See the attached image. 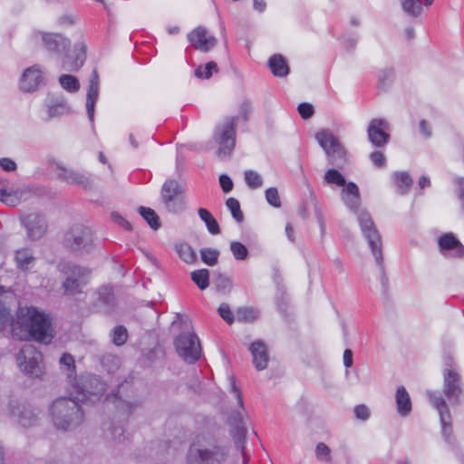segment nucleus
<instances>
[{"instance_id": "7c9ffc66", "label": "nucleus", "mask_w": 464, "mask_h": 464, "mask_svg": "<svg viewBox=\"0 0 464 464\" xmlns=\"http://www.w3.org/2000/svg\"><path fill=\"white\" fill-rule=\"evenodd\" d=\"M49 118L60 117L70 112V107L63 99H58L53 103L48 105Z\"/></svg>"}, {"instance_id": "052dcab7", "label": "nucleus", "mask_w": 464, "mask_h": 464, "mask_svg": "<svg viewBox=\"0 0 464 464\" xmlns=\"http://www.w3.org/2000/svg\"><path fill=\"white\" fill-rule=\"evenodd\" d=\"M0 167L5 171H14L16 169V163L10 158H1Z\"/></svg>"}, {"instance_id": "ddd939ff", "label": "nucleus", "mask_w": 464, "mask_h": 464, "mask_svg": "<svg viewBox=\"0 0 464 464\" xmlns=\"http://www.w3.org/2000/svg\"><path fill=\"white\" fill-rule=\"evenodd\" d=\"M183 192V188L177 180L165 181L161 188V199L169 212L179 213L184 209V198L179 197Z\"/></svg>"}, {"instance_id": "4c0bfd02", "label": "nucleus", "mask_w": 464, "mask_h": 464, "mask_svg": "<svg viewBox=\"0 0 464 464\" xmlns=\"http://www.w3.org/2000/svg\"><path fill=\"white\" fill-rule=\"evenodd\" d=\"M128 339V331L125 326L118 325L114 327L111 333V341L117 345H123Z\"/></svg>"}, {"instance_id": "423d86ee", "label": "nucleus", "mask_w": 464, "mask_h": 464, "mask_svg": "<svg viewBox=\"0 0 464 464\" xmlns=\"http://www.w3.org/2000/svg\"><path fill=\"white\" fill-rule=\"evenodd\" d=\"M315 139L326 154L329 164L342 168L346 162V151L333 132L321 130L315 134Z\"/></svg>"}, {"instance_id": "f03ea898", "label": "nucleus", "mask_w": 464, "mask_h": 464, "mask_svg": "<svg viewBox=\"0 0 464 464\" xmlns=\"http://www.w3.org/2000/svg\"><path fill=\"white\" fill-rule=\"evenodd\" d=\"M341 198L350 211L356 214L361 231L367 240L376 264L382 267V239L369 212L360 209L361 197L358 186L350 181L341 191Z\"/></svg>"}, {"instance_id": "3c124183", "label": "nucleus", "mask_w": 464, "mask_h": 464, "mask_svg": "<svg viewBox=\"0 0 464 464\" xmlns=\"http://www.w3.org/2000/svg\"><path fill=\"white\" fill-rule=\"evenodd\" d=\"M218 311V314L220 315V317L223 320H225L227 324H230L233 323L234 316H233V314H232L228 304H220Z\"/></svg>"}, {"instance_id": "864d4df0", "label": "nucleus", "mask_w": 464, "mask_h": 464, "mask_svg": "<svg viewBox=\"0 0 464 464\" xmlns=\"http://www.w3.org/2000/svg\"><path fill=\"white\" fill-rule=\"evenodd\" d=\"M229 382H230L231 393H233L234 396L237 398L238 405L241 408H243L244 403H243L242 394H241L239 388L236 385V379L234 376L229 377Z\"/></svg>"}, {"instance_id": "2eb2a0df", "label": "nucleus", "mask_w": 464, "mask_h": 464, "mask_svg": "<svg viewBox=\"0 0 464 464\" xmlns=\"http://www.w3.org/2000/svg\"><path fill=\"white\" fill-rule=\"evenodd\" d=\"M389 123L383 119H372L368 126L367 133L371 143L378 148L385 146L390 139L387 132Z\"/></svg>"}, {"instance_id": "4be33fe9", "label": "nucleus", "mask_w": 464, "mask_h": 464, "mask_svg": "<svg viewBox=\"0 0 464 464\" xmlns=\"http://www.w3.org/2000/svg\"><path fill=\"white\" fill-rule=\"evenodd\" d=\"M127 384V382L121 383L115 392H111L106 397V401L108 403H112L117 411L122 415H130L134 408L138 406L137 403L130 402L121 398V392Z\"/></svg>"}, {"instance_id": "680f3d73", "label": "nucleus", "mask_w": 464, "mask_h": 464, "mask_svg": "<svg viewBox=\"0 0 464 464\" xmlns=\"http://www.w3.org/2000/svg\"><path fill=\"white\" fill-rule=\"evenodd\" d=\"M111 218L113 221L117 222L120 226L124 227L127 230L131 229V226L124 218H122L119 213L112 212Z\"/></svg>"}, {"instance_id": "a211bd4d", "label": "nucleus", "mask_w": 464, "mask_h": 464, "mask_svg": "<svg viewBox=\"0 0 464 464\" xmlns=\"http://www.w3.org/2000/svg\"><path fill=\"white\" fill-rule=\"evenodd\" d=\"M43 72L39 65L34 64L25 69L20 78L19 87L23 92H33L43 83Z\"/></svg>"}, {"instance_id": "bf43d9fd", "label": "nucleus", "mask_w": 464, "mask_h": 464, "mask_svg": "<svg viewBox=\"0 0 464 464\" xmlns=\"http://www.w3.org/2000/svg\"><path fill=\"white\" fill-rule=\"evenodd\" d=\"M219 183L222 190L225 193H228L233 188V182L232 179L226 174H222L219 177Z\"/></svg>"}, {"instance_id": "774afa93", "label": "nucleus", "mask_w": 464, "mask_h": 464, "mask_svg": "<svg viewBox=\"0 0 464 464\" xmlns=\"http://www.w3.org/2000/svg\"><path fill=\"white\" fill-rule=\"evenodd\" d=\"M430 186V178L427 176H421L419 180V187L420 189L428 188Z\"/></svg>"}, {"instance_id": "e2e57ef3", "label": "nucleus", "mask_w": 464, "mask_h": 464, "mask_svg": "<svg viewBox=\"0 0 464 464\" xmlns=\"http://www.w3.org/2000/svg\"><path fill=\"white\" fill-rule=\"evenodd\" d=\"M456 184L458 186V197L461 202L462 209L464 211V179L458 178L456 179Z\"/></svg>"}, {"instance_id": "a19ab883", "label": "nucleus", "mask_w": 464, "mask_h": 464, "mask_svg": "<svg viewBox=\"0 0 464 464\" xmlns=\"http://www.w3.org/2000/svg\"><path fill=\"white\" fill-rule=\"evenodd\" d=\"M244 175L245 181L250 188L256 189L263 185V179L256 171L246 170Z\"/></svg>"}, {"instance_id": "6e6552de", "label": "nucleus", "mask_w": 464, "mask_h": 464, "mask_svg": "<svg viewBox=\"0 0 464 464\" xmlns=\"http://www.w3.org/2000/svg\"><path fill=\"white\" fill-rule=\"evenodd\" d=\"M227 457L225 448L213 445L202 448L193 443L188 452V464H222Z\"/></svg>"}, {"instance_id": "de8ad7c7", "label": "nucleus", "mask_w": 464, "mask_h": 464, "mask_svg": "<svg viewBox=\"0 0 464 464\" xmlns=\"http://www.w3.org/2000/svg\"><path fill=\"white\" fill-rule=\"evenodd\" d=\"M266 199L274 208L281 207V200L276 188H269L266 190Z\"/></svg>"}, {"instance_id": "aec40b11", "label": "nucleus", "mask_w": 464, "mask_h": 464, "mask_svg": "<svg viewBox=\"0 0 464 464\" xmlns=\"http://www.w3.org/2000/svg\"><path fill=\"white\" fill-rule=\"evenodd\" d=\"M100 79L97 70L94 69L89 81V88L86 96V111L92 124L94 121L95 104L99 97Z\"/></svg>"}, {"instance_id": "c756f323", "label": "nucleus", "mask_w": 464, "mask_h": 464, "mask_svg": "<svg viewBox=\"0 0 464 464\" xmlns=\"http://www.w3.org/2000/svg\"><path fill=\"white\" fill-rule=\"evenodd\" d=\"M198 213L200 219L206 224L208 231L211 235H218L220 233L218 223L208 209L200 208H198Z\"/></svg>"}, {"instance_id": "79ce46f5", "label": "nucleus", "mask_w": 464, "mask_h": 464, "mask_svg": "<svg viewBox=\"0 0 464 464\" xmlns=\"http://www.w3.org/2000/svg\"><path fill=\"white\" fill-rule=\"evenodd\" d=\"M213 72H218V65L215 62H208L205 66L196 68L195 76L208 79L212 76Z\"/></svg>"}, {"instance_id": "9d476101", "label": "nucleus", "mask_w": 464, "mask_h": 464, "mask_svg": "<svg viewBox=\"0 0 464 464\" xmlns=\"http://www.w3.org/2000/svg\"><path fill=\"white\" fill-rule=\"evenodd\" d=\"M174 344L179 356L188 363H194L201 356L199 339L194 333L180 334L175 339Z\"/></svg>"}, {"instance_id": "39448f33", "label": "nucleus", "mask_w": 464, "mask_h": 464, "mask_svg": "<svg viewBox=\"0 0 464 464\" xmlns=\"http://www.w3.org/2000/svg\"><path fill=\"white\" fill-rule=\"evenodd\" d=\"M50 415L54 427L62 430H72L83 420L79 402L68 397L56 399L50 406Z\"/></svg>"}, {"instance_id": "6e6d98bb", "label": "nucleus", "mask_w": 464, "mask_h": 464, "mask_svg": "<svg viewBox=\"0 0 464 464\" xmlns=\"http://www.w3.org/2000/svg\"><path fill=\"white\" fill-rule=\"evenodd\" d=\"M370 159L372 162L378 168H382L385 166L386 160L384 154L379 150L372 152Z\"/></svg>"}, {"instance_id": "13d9d810", "label": "nucleus", "mask_w": 464, "mask_h": 464, "mask_svg": "<svg viewBox=\"0 0 464 464\" xmlns=\"http://www.w3.org/2000/svg\"><path fill=\"white\" fill-rule=\"evenodd\" d=\"M354 414L357 419L366 420L370 417V411L365 405L361 404L355 406Z\"/></svg>"}, {"instance_id": "1a4fd4ad", "label": "nucleus", "mask_w": 464, "mask_h": 464, "mask_svg": "<svg viewBox=\"0 0 464 464\" xmlns=\"http://www.w3.org/2000/svg\"><path fill=\"white\" fill-rule=\"evenodd\" d=\"M42 353L36 347L30 343L22 346L16 355V362L20 370L31 377H39L42 373L41 362Z\"/></svg>"}, {"instance_id": "c03bdc74", "label": "nucleus", "mask_w": 464, "mask_h": 464, "mask_svg": "<svg viewBox=\"0 0 464 464\" xmlns=\"http://www.w3.org/2000/svg\"><path fill=\"white\" fill-rule=\"evenodd\" d=\"M13 321L9 309L0 301V332L5 330L7 326L11 327Z\"/></svg>"}, {"instance_id": "09e8293b", "label": "nucleus", "mask_w": 464, "mask_h": 464, "mask_svg": "<svg viewBox=\"0 0 464 464\" xmlns=\"http://www.w3.org/2000/svg\"><path fill=\"white\" fill-rule=\"evenodd\" d=\"M179 256L187 263L193 262L196 255L188 245H181L178 249Z\"/></svg>"}, {"instance_id": "b1692460", "label": "nucleus", "mask_w": 464, "mask_h": 464, "mask_svg": "<svg viewBox=\"0 0 464 464\" xmlns=\"http://www.w3.org/2000/svg\"><path fill=\"white\" fill-rule=\"evenodd\" d=\"M249 351L253 356V363L257 371L266 368L268 362V353L266 344L262 341H256L251 343Z\"/></svg>"}, {"instance_id": "412c9836", "label": "nucleus", "mask_w": 464, "mask_h": 464, "mask_svg": "<svg viewBox=\"0 0 464 464\" xmlns=\"http://www.w3.org/2000/svg\"><path fill=\"white\" fill-rule=\"evenodd\" d=\"M440 252L444 256H449V251H452L451 256L463 257L464 246L451 233H446L438 239Z\"/></svg>"}, {"instance_id": "f704fd0d", "label": "nucleus", "mask_w": 464, "mask_h": 464, "mask_svg": "<svg viewBox=\"0 0 464 464\" xmlns=\"http://www.w3.org/2000/svg\"><path fill=\"white\" fill-rule=\"evenodd\" d=\"M98 301L106 308H111L114 304V294L111 287L102 286L98 290Z\"/></svg>"}, {"instance_id": "f257e3e1", "label": "nucleus", "mask_w": 464, "mask_h": 464, "mask_svg": "<svg viewBox=\"0 0 464 464\" xmlns=\"http://www.w3.org/2000/svg\"><path fill=\"white\" fill-rule=\"evenodd\" d=\"M12 335L19 340L48 343L53 338L49 314L34 306L20 307L11 324Z\"/></svg>"}, {"instance_id": "c85d7f7f", "label": "nucleus", "mask_w": 464, "mask_h": 464, "mask_svg": "<svg viewBox=\"0 0 464 464\" xmlns=\"http://www.w3.org/2000/svg\"><path fill=\"white\" fill-rule=\"evenodd\" d=\"M15 262L18 268L28 270L34 264V257L29 249H21L15 253Z\"/></svg>"}, {"instance_id": "2f4dec72", "label": "nucleus", "mask_w": 464, "mask_h": 464, "mask_svg": "<svg viewBox=\"0 0 464 464\" xmlns=\"http://www.w3.org/2000/svg\"><path fill=\"white\" fill-rule=\"evenodd\" d=\"M139 213L152 229L157 230L160 228V218L152 208L140 207Z\"/></svg>"}, {"instance_id": "69168bd1", "label": "nucleus", "mask_w": 464, "mask_h": 464, "mask_svg": "<svg viewBox=\"0 0 464 464\" xmlns=\"http://www.w3.org/2000/svg\"><path fill=\"white\" fill-rule=\"evenodd\" d=\"M420 129L421 133L426 137L429 138L431 135L430 129L425 120H421L420 122Z\"/></svg>"}, {"instance_id": "a18cd8bd", "label": "nucleus", "mask_w": 464, "mask_h": 464, "mask_svg": "<svg viewBox=\"0 0 464 464\" xmlns=\"http://www.w3.org/2000/svg\"><path fill=\"white\" fill-rule=\"evenodd\" d=\"M61 367L65 368L69 372V377L75 374V361L72 355L70 353H63L60 358Z\"/></svg>"}, {"instance_id": "393cba45", "label": "nucleus", "mask_w": 464, "mask_h": 464, "mask_svg": "<svg viewBox=\"0 0 464 464\" xmlns=\"http://www.w3.org/2000/svg\"><path fill=\"white\" fill-rule=\"evenodd\" d=\"M395 401L398 413L401 416H408L411 411V397L403 386L397 389Z\"/></svg>"}, {"instance_id": "20e7f679", "label": "nucleus", "mask_w": 464, "mask_h": 464, "mask_svg": "<svg viewBox=\"0 0 464 464\" xmlns=\"http://www.w3.org/2000/svg\"><path fill=\"white\" fill-rule=\"evenodd\" d=\"M252 112V103L243 98L238 102L237 117H227L223 123L216 127L214 140L218 144V156L221 160L229 158L236 145V122L237 120L247 121Z\"/></svg>"}, {"instance_id": "473e14b6", "label": "nucleus", "mask_w": 464, "mask_h": 464, "mask_svg": "<svg viewBox=\"0 0 464 464\" xmlns=\"http://www.w3.org/2000/svg\"><path fill=\"white\" fill-rule=\"evenodd\" d=\"M324 180L329 185H336L338 187H346L347 183L343 175L335 169H328L324 176Z\"/></svg>"}, {"instance_id": "e433bc0d", "label": "nucleus", "mask_w": 464, "mask_h": 464, "mask_svg": "<svg viewBox=\"0 0 464 464\" xmlns=\"http://www.w3.org/2000/svg\"><path fill=\"white\" fill-rule=\"evenodd\" d=\"M200 256L202 261L210 266H215L218 263L219 256V251L216 248L207 247L200 250Z\"/></svg>"}, {"instance_id": "6ab92c4d", "label": "nucleus", "mask_w": 464, "mask_h": 464, "mask_svg": "<svg viewBox=\"0 0 464 464\" xmlns=\"http://www.w3.org/2000/svg\"><path fill=\"white\" fill-rule=\"evenodd\" d=\"M22 223L27 230L28 237L33 240L41 238L46 231V221L42 215L28 214L22 218Z\"/></svg>"}, {"instance_id": "58836bf2", "label": "nucleus", "mask_w": 464, "mask_h": 464, "mask_svg": "<svg viewBox=\"0 0 464 464\" xmlns=\"http://www.w3.org/2000/svg\"><path fill=\"white\" fill-rule=\"evenodd\" d=\"M227 208L230 210L232 217L237 223H241L244 219L243 213L240 209L239 201L235 198H229L226 201Z\"/></svg>"}, {"instance_id": "ea45409f", "label": "nucleus", "mask_w": 464, "mask_h": 464, "mask_svg": "<svg viewBox=\"0 0 464 464\" xmlns=\"http://www.w3.org/2000/svg\"><path fill=\"white\" fill-rule=\"evenodd\" d=\"M230 251L236 260L242 261L246 259L248 250L245 245L238 241H232L230 243Z\"/></svg>"}, {"instance_id": "338daca9", "label": "nucleus", "mask_w": 464, "mask_h": 464, "mask_svg": "<svg viewBox=\"0 0 464 464\" xmlns=\"http://www.w3.org/2000/svg\"><path fill=\"white\" fill-rule=\"evenodd\" d=\"M253 7L256 11L262 13L266 8V3L265 2V0H254Z\"/></svg>"}, {"instance_id": "dca6fc26", "label": "nucleus", "mask_w": 464, "mask_h": 464, "mask_svg": "<svg viewBox=\"0 0 464 464\" xmlns=\"http://www.w3.org/2000/svg\"><path fill=\"white\" fill-rule=\"evenodd\" d=\"M190 44L197 50L203 53L213 49L218 40L214 35L208 34L207 29L203 26H198L188 34Z\"/></svg>"}, {"instance_id": "49530a36", "label": "nucleus", "mask_w": 464, "mask_h": 464, "mask_svg": "<svg viewBox=\"0 0 464 464\" xmlns=\"http://www.w3.org/2000/svg\"><path fill=\"white\" fill-rule=\"evenodd\" d=\"M258 316L257 311L251 307H243L237 310V317L241 321L252 322Z\"/></svg>"}, {"instance_id": "c9c22d12", "label": "nucleus", "mask_w": 464, "mask_h": 464, "mask_svg": "<svg viewBox=\"0 0 464 464\" xmlns=\"http://www.w3.org/2000/svg\"><path fill=\"white\" fill-rule=\"evenodd\" d=\"M59 82L64 90L70 92H75L80 88L78 79L71 74L61 75L59 78Z\"/></svg>"}, {"instance_id": "f3484780", "label": "nucleus", "mask_w": 464, "mask_h": 464, "mask_svg": "<svg viewBox=\"0 0 464 464\" xmlns=\"http://www.w3.org/2000/svg\"><path fill=\"white\" fill-rule=\"evenodd\" d=\"M58 178L63 181L80 186L85 189L91 188L92 185V177L86 172H80L72 169H66L58 164Z\"/></svg>"}, {"instance_id": "f8f14e48", "label": "nucleus", "mask_w": 464, "mask_h": 464, "mask_svg": "<svg viewBox=\"0 0 464 464\" xmlns=\"http://www.w3.org/2000/svg\"><path fill=\"white\" fill-rule=\"evenodd\" d=\"M64 242L72 251H89L93 243V235L91 228L77 225L65 234Z\"/></svg>"}, {"instance_id": "0e129e2a", "label": "nucleus", "mask_w": 464, "mask_h": 464, "mask_svg": "<svg viewBox=\"0 0 464 464\" xmlns=\"http://www.w3.org/2000/svg\"><path fill=\"white\" fill-rule=\"evenodd\" d=\"M343 364L346 368L353 365V352L350 349H346L343 353Z\"/></svg>"}, {"instance_id": "5701e85b", "label": "nucleus", "mask_w": 464, "mask_h": 464, "mask_svg": "<svg viewBox=\"0 0 464 464\" xmlns=\"http://www.w3.org/2000/svg\"><path fill=\"white\" fill-rule=\"evenodd\" d=\"M11 415L16 416L21 426L26 428L34 426L37 421L38 414L30 406L11 405Z\"/></svg>"}, {"instance_id": "9b49d317", "label": "nucleus", "mask_w": 464, "mask_h": 464, "mask_svg": "<svg viewBox=\"0 0 464 464\" xmlns=\"http://www.w3.org/2000/svg\"><path fill=\"white\" fill-rule=\"evenodd\" d=\"M462 392L461 377L453 367V360L449 358V368L443 371V393L451 405H457L460 401Z\"/></svg>"}, {"instance_id": "603ef678", "label": "nucleus", "mask_w": 464, "mask_h": 464, "mask_svg": "<svg viewBox=\"0 0 464 464\" xmlns=\"http://www.w3.org/2000/svg\"><path fill=\"white\" fill-rule=\"evenodd\" d=\"M297 110L300 116L304 120L311 118L314 112V107L306 102L300 103Z\"/></svg>"}, {"instance_id": "bb28decb", "label": "nucleus", "mask_w": 464, "mask_h": 464, "mask_svg": "<svg viewBox=\"0 0 464 464\" xmlns=\"http://www.w3.org/2000/svg\"><path fill=\"white\" fill-rule=\"evenodd\" d=\"M268 66L276 77H285L289 73V67L283 55L274 54L268 60Z\"/></svg>"}, {"instance_id": "37998d69", "label": "nucleus", "mask_w": 464, "mask_h": 464, "mask_svg": "<svg viewBox=\"0 0 464 464\" xmlns=\"http://www.w3.org/2000/svg\"><path fill=\"white\" fill-rule=\"evenodd\" d=\"M0 200L8 205H14L17 201L13 191L7 188L4 181H0Z\"/></svg>"}, {"instance_id": "0eeeda50", "label": "nucleus", "mask_w": 464, "mask_h": 464, "mask_svg": "<svg viewBox=\"0 0 464 464\" xmlns=\"http://www.w3.org/2000/svg\"><path fill=\"white\" fill-rule=\"evenodd\" d=\"M61 270L65 276L63 283L65 294L70 295L81 294L89 282L90 270L71 263L63 265Z\"/></svg>"}, {"instance_id": "72a5a7b5", "label": "nucleus", "mask_w": 464, "mask_h": 464, "mask_svg": "<svg viewBox=\"0 0 464 464\" xmlns=\"http://www.w3.org/2000/svg\"><path fill=\"white\" fill-rule=\"evenodd\" d=\"M192 281L201 290L206 289L209 285V272L208 269H198L191 273Z\"/></svg>"}, {"instance_id": "4d7b16f0", "label": "nucleus", "mask_w": 464, "mask_h": 464, "mask_svg": "<svg viewBox=\"0 0 464 464\" xmlns=\"http://www.w3.org/2000/svg\"><path fill=\"white\" fill-rule=\"evenodd\" d=\"M315 453L318 459L328 460L330 455V449L326 444L320 442L316 446Z\"/></svg>"}, {"instance_id": "8fccbe9b", "label": "nucleus", "mask_w": 464, "mask_h": 464, "mask_svg": "<svg viewBox=\"0 0 464 464\" xmlns=\"http://www.w3.org/2000/svg\"><path fill=\"white\" fill-rule=\"evenodd\" d=\"M116 442H122L125 440L124 430L122 426H111L109 428V435Z\"/></svg>"}, {"instance_id": "cd10ccee", "label": "nucleus", "mask_w": 464, "mask_h": 464, "mask_svg": "<svg viewBox=\"0 0 464 464\" xmlns=\"http://www.w3.org/2000/svg\"><path fill=\"white\" fill-rule=\"evenodd\" d=\"M402 11L411 17L417 18L423 13L421 0H400Z\"/></svg>"}, {"instance_id": "4468645a", "label": "nucleus", "mask_w": 464, "mask_h": 464, "mask_svg": "<svg viewBox=\"0 0 464 464\" xmlns=\"http://www.w3.org/2000/svg\"><path fill=\"white\" fill-rule=\"evenodd\" d=\"M426 394L430 402L439 412L442 434L448 440L451 434V416L446 401L435 392L427 391Z\"/></svg>"}, {"instance_id": "5fc2aeb1", "label": "nucleus", "mask_w": 464, "mask_h": 464, "mask_svg": "<svg viewBox=\"0 0 464 464\" xmlns=\"http://www.w3.org/2000/svg\"><path fill=\"white\" fill-rule=\"evenodd\" d=\"M218 280V282L217 285V288L218 291L224 292V293L231 291L232 282L228 277L220 276Z\"/></svg>"}, {"instance_id": "a878e982", "label": "nucleus", "mask_w": 464, "mask_h": 464, "mask_svg": "<svg viewBox=\"0 0 464 464\" xmlns=\"http://www.w3.org/2000/svg\"><path fill=\"white\" fill-rule=\"evenodd\" d=\"M392 179L396 191L400 195L407 194L413 183L411 176L407 171H395L392 174Z\"/></svg>"}, {"instance_id": "7ed1b4c3", "label": "nucleus", "mask_w": 464, "mask_h": 464, "mask_svg": "<svg viewBox=\"0 0 464 464\" xmlns=\"http://www.w3.org/2000/svg\"><path fill=\"white\" fill-rule=\"evenodd\" d=\"M35 39L41 38L44 47L52 53H64L62 68L68 72H77L84 63L87 56V45L84 41L76 43L72 53L69 52L70 40L60 34L38 32Z\"/></svg>"}]
</instances>
